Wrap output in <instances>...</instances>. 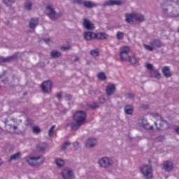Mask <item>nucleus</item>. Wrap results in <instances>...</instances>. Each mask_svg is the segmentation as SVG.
Listing matches in <instances>:
<instances>
[{"label":"nucleus","mask_w":179,"mask_h":179,"mask_svg":"<svg viewBox=\"0 0 179 179\" xmlns=\"http://www.w3.org/2000/svg\"><path fill=\"white\" fill-rule=\"evenodd\" d=\"M86 117L87 115L85 111L80 110L76 112L73 115V120L74 121H76V123L71 125V129L73 131H76V129H79V127L81 125H83L85 122H86Z\"/></svg>","instance_id":"f257e3e1"},{"label":"nucleus","mask_w":179,"mask_h":179,"mask_svg":"<svg viewBox=\"0 0 179 179\" xmlns=\"http://www.w3.org/2000/svg\"><path fill=\"white\" fill-rule=\"evenodd\" d=\"M135 20L138 22H143L145 20V17L141 14L131 13L126 14V22L129 24H134Z\"/></svg>","instance_id":"f03ea898"},{"label":"nucleus","mask_w":179,"mask_h":179,"mask_svg":"<svg viewBox=\"0 0 179 179\" xmlns=\"http://www.w3.org/2000/svg\"><path fill=\"white\" fill-rule=\"evenodd\" d=\"M44 157L39 156V157H28L27 158V162L29 166H40V164H43L44 163Z\"/></svg>","instance_id":"7ed1b4c3"},{"label":"nucleus","mask_w":179,"mask_h":179,"mask_svg":"<svg viewBox=\"0 0 179 179\" xmlns=\"http://www.w3.org/2000/svg\"><path fill=\"white\" fill-rule=\"evenodd\" d=\"M131 52V48L128 46H122L120 48V57L121 61H128V55Z\"/></svg>","instance_id":"20e7f679"},{"label":"nucleus","mask_w":179,"mask_h":179,"mask_svg":"<svg viewBox=\"0 0 179 179\" xmlns=\"http://www.w3.org/2000/svg\"><path fill=\"white\" fill-rule=\"evenodd\" d=\"M141 172L144 175L146 179H150L153 178L152 173V166L145 165L141 168Z\"/></svg>","instance_id":"39448f33"},{"label":"nucleus","mask_w":179,"mask_h":179,"mask_svg":"<svg viewBox=\"0 0 179 179\" xmlns=\"http://www.w3.org/2000/svg\"><path fill=\"white\" fill-rule=\"evenodd\" d=\"M52 87V83L50 80L44 81L41 85V89L43 93H50Z\"/></svg>","instance_id":"423d86ee"},{"label":"nucleus","mask_w":179,"mask_h":179,"mask_svg":"<svg viewBox=\"0 0 179 179\" xmlns=\"http://www.w3.org/2000/svg\"><path fill=\"white\" fill-rule=\"evenodd\" d=\"M62 176L64 179H74L75 175L73 174V172L69 169H64L62 171Z\"/></svg>","instance_id":"0eeeda50"},{"label":"nucleus","mask_w":179,"mask_h":179,"mask_svg":"<svg viewBox=\"0 0 179 179\" xmlns=\"http://www.w3.org/2000/svg\"><path fill=\"white\" fill-rule=\"evenodd\" d=\"M99 164L101 167H108V166H111L112 161L108 157H103L99 160Z\"/></svg>","instance_id":"6e6552de"},{"label":"nucleus","mask_w":179,"mask_h":179,"mask_svg":"<svg viewBox=\"0 0 179 179\" xmlns=\"http://www.w3.org/2000/svg\"><path fill=\"white\" fill-rule=\"evenodd\" d=\"M47 10L49 11L48 13V16L52 20H54V19H57V13H55V10L51 7V6H48L46 7Z\"/></svg>","instance_id":"1a4fd4ad"},{"label":"nucleus","mask_w":179,"mask_h":179,"mask_svg":"<svg viewBox=\"0 0 179 179\" xmlns=\"http://www.w3.org/2000/svg\"><path fill=\"white\" fill-rule=\"evenodd\" d=\"M114 5H122V1H121V0H109L103 4V6H113Z\"/></svg>","instance_id":"9d476101"},{"label":"nucleus","mask_w":179,"mask_h":179,"mask_svg":"<svg viewBox=\"0 0 179 179\" xmlns=\"http://www.w3.org/2000/svg\"><path fill=\"white\" fill-rule=\"evenodd\" d=\"M96 145H97V140L93 138H88L85 143L86 148H93Z\"/></svg>","instance_id":"9b49d317"},{"label":"nucleus","mask_w":179,"mask_h":179,"mask_svg":"<svg viewBox=\"0 0 179 179\" xmlns=\"http://www.w3.org/2000/svg\"><path fill=\"white\" fill-rule=\"evenodd\" d=\"M83 20V26L85 29H87V30H93V29H94V24L91 23L89 20L84 19Z\"/></svg>","instance_id":"f8f14e48"},{"label":"nucleus","mask_w":179,"mask_h":179,"mask_svg":"<svg viewBox=\"0 0 179 179\" xmlns=\"http://www.w3.org/2000/svg\"><path fill=\"white\" fill-rule=\"evenodd\" d=\"M94 38L96 40H106V38H108V35L104 32H99L95 34Z\"/></svg>","instance_id":"ddd939ff"},{"label":"nucleus","mask_w":179,"mask_h":179,"mask_svg":"<svg viewBox=\"0 0 179 179\" xmlns=\"http://www.w3.org/2000/svg\"><path fill=\"white\" fill-rule=\"evenodd\" d=\"M107 96H111L115 92V85L110 84L106 87Z\"/></svg>","instance_id":"4468645a"},{"label":"nucleus","mask_w":179,"mask_h":179,"mask_svg":"<svg viewBox=\"0 0 179 179\" xmlns=\"http://www.w3.org/2000/svg\"><path fill=\"white\" fill-rule=\"evenodd\" d=\"M163 167L166 171H171L173 170V163L169 161L164 162L163 163Z\"/></svg>","instance_id":"2eb2a0df"},{"label":"nucleus","mask_w":179,"mask_h":179,"mask_svg":"<svg viewBox=\"0 0 179 179\" xmlns=\"http://www.w3.org/2000/svg\"><path fill=\"white\" fill-rule=\"evenodd\" d=\"M95 34L91 31H87L84 34V38L87 41L94 39Z\"/></svg>","instance_id":"dca6fc26"},{"label":"nucleus","mask_w":179,"mask_h":179,"mask_svg":"<svg viewBox=\"0 0 179 179\" xmlns=\"http://www.w3.org/2000/svg\"><path fill=\"white\" fill-rule=\"evenodd\" d=\"M150 44L152 45V47H156L157 48H160L163 43L160 41V40L153 39L150 42Z\"/></svg>","instance_id":"f3484780"},{"label":"nucleus","mask_w":179,"mask_h":179,"mask_svg":"<svg viewBox=\"0 0 179 179\" xmlns=\"http://www.w3.org/2000/svg\"><path fill=\"white\" fill-rule=\"evenodd\" d=\"M38 24V18H32L29 23L30 29H36V26Z\"/></svg>","instance_id":"a211bd4d"},{"label":"nucleus","mask_w":179,"mask_h":179,"mask_svg":"<svg viewBox=\"0 0 179 179\" xmlns=\"http://www.w3.org/2000/svg\"><path fill=\"white\" fill-rule=\"evenodd\" d=\"M162 73L166 78H170V76H171V73L170 72V68H169V66H164L162 69Z\"/></svg>","instance_id":"6ab92c4d"},{"label":"nucleus","mask_w":179,"mask_h":179,"mask_svg":"<svg viewBox=\"0 0 179 179\" xmlns=\"http://www.w3.org/2000/svg\"><path fill=\"white\" fill-rule=\"evenodd\" d=\"M124 111L129 115H131L134 113V107L132 106H126L124 108Z\"/></svg>","instance_id":"aec40b11"},{"label":"nucleus","mask_w":179,"mask_h":179,"mask_svg":"<svg viewBox=\"0 0 179 179\" xmlns=\"http://www.w3.org/2000/svg\"><path fill=\"white\" fill-rule=\"evenodd\" d=\"M150 73L152 78H157V79H160L162 78V75L157 70L152 71Z\"/></svg>","instance_id":"412c9836"},{"label":"nucleus","mask_w":179,"mask_h":179,"mask_svg":"<svg viewBox=\"0 0 179 179\" xmlns=\"http://www.w3.org/2000/svg\"><path fill=\"white\" fill-rule=\"evenodd\" d=\"M62 54L59 51L57 50H52L51 52V57L52 58H59V57H61Z\"/></svg>","instance_id":"4be33fe9"},{"label":"nucleus","mask_w":179,"mask_h":179,"mask_svg":"<svg viewBox=\"0 0 179 179\" xmlns=\"http://www.w3.org/2000/svg\"><path fill=\"white\" fill-rule=\"evenodd\" d=\"M46 148H47V144L45 143L39 144L37 146V149L39 150V152H44Z\"/></svg>","instance_id":"5701e85b"},{"label":"nucleus","mask_w":179,"mask_h":179,"mask_svg":"<svg viewBox=\"0 0 179 179\" xmlns=\"http://www.w3.org/2000/svg\"><path fill=\"white\" fill-rule=\"evenodd\" d=\"M84 6H85V8H94V6H96V4H94V3H92L91 1H85L83 3Z\"/></svg>","instance_id":"b1692460"},{"label":"nucleus","mask_w":179,"mask_h":179,"mask_svg":"<svg viewBox=\"0 0 179 179\" xmlns=\"http://www.w3.org/2000/svg\"><path fill=\"white\" fill-rule=\"evenodd\" d=\"M6 128H8V127H9V128H10V129H13V131H12V130H8V132L10 133V134H16V129H17V127H16V126H12V125H9V124H6Z\"/></svg>","instance_id":"393cba45"},{"label":"nucleus","mask_w":179,"mask_h":179,"mask_svg":"<svg viewBox=\"0 0 179 179\" xmlns=\"http://www.w3.org/2000/svg\"><path fill=\"white\" fill-rule=\"evenodd\" d=\"M20 158V152H17L10 157V162H12V160H17V159Z\"/></svg>","instance_id":"a878e982"},{"label":"nucleus","mask_w":179,"mask_h":179,"mask_svg":"<svg viewBox=\"0 0 179 179\" xmlns=\"http://www.w3.org/2000/svg\"><path fill=\"white\" fill-rule=\"evenodd\" d=\"M90 54L92 57H99L100 55V50L99 49L92 50L90 51Z\"/></svg>","instance_id":"bb28decb"},{"label":"nucleus","mask_w":179,"mask_h":179,"mask_svg":"<svg viewBox=\"0 0 179 179\" xmlns=\"http://www.w3.org/2000/svg\"><path fill=\"white\" fill-rule=\"evenodd\" d=\"M55 163H56L57 166H58V167H62V166H64V164H65V162L61 159H57L55 160Z\"/></svg>","instance_id":"cd10ccee"},{"label":"nucleus","mask_w":179,"mask_h":179,"mask_svg":"<svg viewBox=\"0 0 179 179\" xmlns=\"http://www.w3.org/2000/svg\"><path fill=\"white\" fill-rule=\"evenodd\" d=\"M127 59H129V62H130V64H136L138 62V59L135 56H130Z\"/></svg>","instance_id":"c85d7f7f"},{"label":"nucleus","mask_w":179,"mask_h":179,"mask_svg":"<svg viewBox=\"0 0 179 179\" xmlns=\"http://www.w3.org/2000/svg\"><path fill=\"white\" fill-rule=\"evenodd\" d=\"M98 78L101 80H106L107 79V76H106V73H104V72L99 73Z\"/></svg>","instance_id":"c756f323"},{"label":"nucleus","mask_w":179,"mask_h":179,"mask_svg":"<svg viewBox=\"0 0 179 179\" xmlns=\"http://www.w3.org/2000/svg\"><path fill=\"white\" fill-rule=\"evenodd\" d=\"M32 132L34 134H40L41 132V129L38 126H34L32 127Z\"/></svg>","instance_id":"7c9ffc66"},{"label":"nucleus","mask_w":179,"mask_h":179,"mask_svg":"<svg viewBox=\"0 0 179 179\" xmlns=\"http://www.w3.org/2000/svg\"><path fill=\"white\" fill-rule=\"evenodd\" d=\"M143 47L145 50H147V51H153V50H155V47L152 45H149L144 44Z\"/></svg>","instance_id":"2f4dec72"},{"label":"nucleus","mask_w":179,"mask_h":179,"mask_svg":"<svg viewBox=\"0 0 179 179\" xmlns=\"http://www.w3.org/2000/svg\"><path fill=\"white\" fill-rule=\"evenodd\" d=\"M13 59V57H10L7 58L1 57L0 61L1 62H10V61H12Z\"/></svg>","instance_id":"473e14b6"},{"label":"nucleus","mask_w":179,"mask_h":179,"mask_svg":"<svg viewBox=\"0 0 179 179\" xmlns=\"http://www.w3.org/2000/svg\"><path fill=\"white\" fill-rule=\"evenodd\" d=\"M116 38H117V40H122V38H124V34L121 31H118L116 34Z\"/></svg>","instance_id":"72a5a7b5"},{"label":"nucleus","mask_w":179,"mask_h":179,"mask_svg":"<svg viewBox=\"0 0 179 179\" xmlns=\"http://www.w3.org/2000/svg\"><path fill=\"white\" fill-rule=\"evenodd\" d=\"M6 6H10L15 2V0H3Z\"/></svg>","instance_id":"f704fd0d"},{"label":"nucleus","mask_w":179,"mask_h":179,"mask_svg":"<svg viewBox=\"0 0 179 179\" xmlns=\"http://www.w3.org/2000/svg\"><path fill=\"white\" fill-rule=\"evenodd\" d=\"M31 6H32L31 3H30V2H27V3H25L24 8H25V9H27V10H31Z\"/></svg>","instance_id":"c9c22d12"},{"label":"nucleus","mask_w":179,"mask_h":179,"mask_svg":"<svg viewBox=\"0 0 179 179\" xmlns=\"http://www.w3.org/2000/svg\"><path fill=\"white\" fill-rule=\"evenodd\" d=\"M146 68L147 69L150 71V73L152 72V71H155V69H153V65H152L151 64L148 63L146 64Z\"/></svg>","instance_id":"e433bc0d"},{"label":"nucleus","mask_w":179,"mask_h":179,"mask_svg":"<svg viewBox=\"0 0 179 179\" xmlns=\"http://www.w3.org/2000/svg\"><path fill=\"white\" fill-rule=\"evenodd\" d=\"M69 145H71V143H69V142H65V143L62 145V149L63 150H65V149H66V147H67V146H69Z\"/></svg>","instance_id":"4c0bfd02"},{"label":"nucleus","mask_w":179,"mask_h":179,"mask_svg":"<svg viewBox=\"0 0 179 179\" xmlns=\"http://www.w3.org/2000/svg\"><path fill=\"white\" fill-rule=\"evenodd\" d=\"M54 129H55V125H53L51 127V128L49 130V136H51L52 135V133L54 132Z\"/></svg>","instance_id":"58836bf2"},{"label":"nucleus","mask_w":179,"mask_h":179,"mask_svg":"<svg viewBox=\"0 0 179 179\" xmlns=\"http://www.w3.org/2000/svg\"><path fill=\"white\" fill-rule=\"evenodd\" d=\"M71 46H62L61 50H63V51H66L67 50H70Z\"/></svg>","instance_id":"ea45409f"},{"label":"nucleus","mask_w":179,"mask_h":179,"mask_svg":"<svg viewBox=\"0 0 179 179\" xmlns=\"http://www.w3.org/2000/svg\"><path fill=\"white\" fill-rule=\"evenodd\" d=\"M99 107V103H94L91 105V108H98Z\"/></svg>","instance_id":"a19ab883"},{"label":"nucleus","mask_w":179,"mask_h":179,"mask_svg":"<svg viewBox=\"0 0 179 179\" xmlns=\"http://www.w3.org/2000/svg\"><path fill=\"white\" fill-rule=\"evenodd\" d=\"M73 3H77L78 5H82V0H73Z\"/></svg>","instance_id":"79ce46f5"},{"label":"nucleus","mask_w":179,"mask_h":179,"mask_svg":"<svg viewBox=\"0 0 179 179\" xmlns=\"http://www.w3.org/2000/svg\"><path fill=\"white\" fill-rule=\"evenodd\" d=\"M73 148L75 150L78 149L79 148V143L78 142L73 143Z\"/></svg>","instance_id":"37998d69"},{"label":"nucleus","mask_w":179,"mask_h":179,"mask_svg":"<svg viewBox=\"0 0 179 179\" xmlns=\"http://www.w3.org/2000/svg\"><path fill=\"white\" fill-rule=\"evenodd\" d=\"M57 97L59 100H61L62 97V92H59L57 94Z\"/></svg>","instance_id":"c03bdc74"},{"label":"nucleus","mask_w":179,"mask_h":179,"mask_svg":"<svg viewBox=\"0 0 179 179\" xmlns=\"http://www.w3.org/2000/svg\"><path fill=\"white\" fill-rule=\"evenodd\" d=\"M65 98L66 100L69 101V100H71V99H72V96H71V94H66L65 96Z\"/></svg>","instance_id":"a18cd8bd"},{"label":"nucleus","mask_w":179,"mask_h":179,"mask_svg":"<svg viewBox=\"0 0 179 179\" xmlns=\"http://www.w3.org/2000/svg\"><path fill=\"white\" fill-rule=\"evenodd\" d=\"M129 99H134V94H128Z\"/></svg>","instance_id":"49530a36"},{"label":"nucleus","mask_w":179,"mask_h":179,"mask_svg":"<svg viewBox=\"0 0 179 179\" xmlns=\"http://www.w3.org/2000/svg\"><path fill=\"white\" fill-rule=\"evenodd\" d=\"M175 131L178 133V134L179 135V127H176L175 128Z\"/></svg>","instance_id":"de8ad7c7"},{"label":"nucleus","mask_w":179,"mask_h":179,"mask_svg":"<svg viewBox=\"0 0 179 179\" xmlns=\"http://www.w3.org/2000/svg\"><path fill=\"white\" fill-rule=\"evenodd\" d=\"M51 40L50 38L45 39V43H50Z\"/></svg>","instance_id":"09e8293b"},{"label":"nucleus","mask_w":179,"mask_h":179,"mask_svg":"<svg viewBox=\"0 0 179 179\" xmlns=\"http://www.w3.org/2000/svg\"><path fill=\"white\" fill-rule=\"evenodd\" d=\"M74 61L76 62L77 61H79V57H76V59H74Z\"/></svg>","instance_id":"8fccbe9b"},{"label":"nucleus","mask_w":179,"mask_h":179,"mask_svg":"<svg viewBox=\"0 0 179 179\" xmlns=\"http://www.w3.org/2000/svg\"><path fill=\"white\" fill-rule=\"evenodd\" d=\"M161 122H164V124H167V121L166 120H161Z\"/></svg>","instance_id":"3c124183"},{"label":"nucleus","mask_w":179,"mask_h":179,"mask_svg":"<svg viewBox=\"0 0 179 179\" xmlns=\"http://www.w3.org/2000/svg\"><path fill=\"white\" fill-rule=\"evenodd\" d=\"M2 164V159L0 158V166Z\"/></svg>","instance_id":"603ef678"},{"label":"nucleus","mask_w":179,"mask_h":179,"mask_svg":"<svg viewBox=\"0 0 179 179\" xmlns=\"http://www.w3.org/2000/svg\"><path fill=\"white\" fill-rule=\"evenodd\" d=\"M161 139H164V137H163V136H161V137H159Z\"/></svg>","instance_id":"864d4df0"},{"label":"nucleus","mask_w":179,"mask_h":179,"mask_svg":"<svg viewBox=\"0 0 179 179\" xmlns=\"http://www.w3.org/2000/svg\"><path fill=\"white\" fill-rule=\"evenodd\" d=\"M1 132H2V129L1 128H0V134H1Z\"/></svg>","instance_id":"5fc2aeb1"}]
</instances>
